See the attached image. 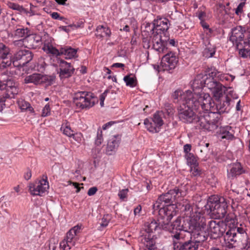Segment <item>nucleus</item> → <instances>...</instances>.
<instances>
[{
	"instance_id": "obj_19",
	"label": "nucleus",
	"mask_w": 250,
	"mask_h": 250,
	"mask_svg": "<svg viewBox=\"0 0 250 250\" xmlns=\"http://www.w3.org/2000/svg\"><path fill=\"white\" fill-rule=\"evenodd\" d=\"M48 35L45 34L43 36H41L38 34H31L27 35L25 37V42H26V48H35L39 46L42 42H44Z\"/></svg>"
},
{
	"instance_id": "obj_37",
	"label": "nucleus",
	"mask_w": 250,
	"mask_h": 250,
	"mask_svg": "<svg viewBox=\"0 0 250 250\" xmlns=\"http://www.w3.org/2000/svg\"><path fill=\"white\" fill-rule=\"evenodd\" d=\"M119 140L115 136L112 137L107 143V151H114L119 146Z\"/></svg>"
},
{
	"instance_id": "obj_12",
	"label": "nucleus",
	"mask_w": 250,
	"mask_h": 250,
	"mask_svg": "<svg viewBox=\"0 0 250 250\" xmlns=\"http://www.w3.org/2000/svg\"><path fill=\"white\" fill-rule=\"evenodd\" d=\"M80 227L76 226L71 229L66 233L64 239L60 243V248L63 250H70L74 247L78 238L77 234L80 232Z\"/></svg>"
},
{
	"instance_id": "obj_38",
	"label": "nucleus",
	"mask_w": 250,
	"mask_h": 250,
	"mask_svg": "<svg viewBox=\"0 0 250 250\" xmlns=\"http://www.w3.org/2000/svg\"><path fill=\"white\" fill-rule=\"evenodd\" d=\"M11 57L10 49L3 43L0 42V59Z\"/></svg>"
},
{
	"instance_id": "obj_46",
	"label": "nucleus",
	"mask_w": 250,
	"mask_h": 250,
	"mask_svg": "<svg viewBox=\"0 0 250 250\" xmlns=\"http://www.w3.org/2000/svg\"><path fill=\"white\" fill-rule=\"evenodd\" d=\"M13 43L14 46L17 47H21L23 46L26 47V42H25V37L22 39L14 41Z\"/></svg>"
},
{
	"instance_id": "obj_36",
	"label": "nucleus",
	"mask_w": 250,
	"mask_h": 250,
	"mask_svg": "<svg viewBox=\"0 0 250 250\" xmlns=\"http://www.w3.org/2000/svg\"><path fill=\"white\" fill-rule=\"evenodd\" d=\"M97 37L102 38L104 36L109 37L111 34V31L107 27H105L104 25H99L96 28Z\"/></svg>"
},
{
	"instance_id": "obj_10",
	"label": "nucleus",
	"mask_w": 250,
	"mask_h": 250,
	"mask_svg": "<svg viewBox=\"0 0 250 250\" xmlns=\"http://www.w3.org/2000/svg\"><path fill=\"white\" fill-rule=\"evenodd\" d=\"M215 86H216V84L212 78L208 77V78L207 76H203V74H198L191 84L193 90L192 94L195 96L201 94L203 87H207L212 91V89H214Z\"/></svg>"
},
{
	"instance_id": "obj_23",
	"label": "nucleus",
	"mask_w": 250,
	"mask_h": 250,
	"mask_svg": "<svg viewBox=\"0 0 250 250\" xmlns=\"http://www.w3.org/2000/svg\"><path fill=\"white\" fill-rule=\"evenodd\" d=\"M227 172L228 178H233L243 173L247 172V170L243 167L240 163L236 162L230 165Z\"/></svg>"
},
{
	"instance_id": "obj_30",
	"label": "nucleus",
	"mask_w": 250,
	"mask_h": 250,
	"mask_svg": "<svg viewBox=\"0 0 250 250\" xmlns=\"http://www.w3.org/2000/svg\"><path fill=\"white\" fill-rule=\"evenodd\" d=\"M142 243L144 244L148 250H161L157 248L156 245L155 239L149 235L148 237L145 236L142 239Z\"/></svg>"
},
{
	"instance_id": "obj_45",
	"label": "nucleus",
	"mask_w": 250,
	"mask_h": 250,
	"mask_svg": "<svg viewBox=\"0 0 250 250\" xmlns=\"http://www.w3.org/2000/svg\"><path fill=\"white\" fill-rule=\"evenodd\" d=\"M220 132L222 134L221 138L222 139H231L233 137L232 134L224 128H222L220 130Z\"/></svg>"
},
{
	"instance_id": "obj_21",
	"label": "nucleus",
	"mask_w": 250,
	"mask_h": 250,
	"mask_svg": "<svg viewBox=\"0 0 250 250\" xmlns=\"http://www.w3.org/2000/svg\"><path fill=\"white\" fill-rule=\"evenodd\" d=\"M177 206L180 207L181 206V209L183 211L185 212L184 215L186 216V219H191L193 218H195V216L198 214L199 215H197L200 218H205L200 213L198 212H193L191 205L189 202L186 200H182L181 201H179L177 204Z\"/></svg>"
},
{
	"instance_id": "obj_20",
	"label": "nucleus",
	"mask_w": 250,
	"mask_h": 250,
	"mask_svg": "<svg viewBox=\"0 0 250 250\" xmlns=\"http://www.w3.org/2000/svg\"><path fill=\"white\" fill-rule=\"evenodd\" d=\"M169 21L165 18H160L155 20L153 23V28L151 30L152 34L160 35L161 32L167 31L169 28Z\"/></svg>"
},
{
	"instance_id": "obj_16",
	"label": "nucleus",
	"mask_w": 250,
	"mask_h": 250,
	"mask_svg": "<svg viewBox=\"0 0 250 250\" xmlns=\"http://www.w3.org/2000/svg\"><path fill=\"white\" fill-rule=\"evenodd\" d=\"M162 58L161 65L163 71H169L174 69L178 62V58L175 54L172 52H167Z\"/></svg>"
},
{
	"instance_id": "obj_42",
	"label": "nucleus",
	"mask_w": 250,
	"mask_h": 250,
	"mask_svg": "<svg viewBox=\"0 0 250 250\" xmlns=\"http://www.w3.org/2000/svg\"><path fill=\"white\" fill-rule=\"evenodd\" d=\"M126 85L130 87H134L135 86V81L133 77H131L129 75L125 76L124 78Z\"/></svg>"
},
{
	"instance_id": "obj_6",
	"label": "nucleus",
	"mask_w": 250,
	"mask_h": 250,
	"mask_svg": "<svg viewBox=\"0 0 250 250\" xmlns=\"http://www.w3.org/2000/svg\"><path fill=\"white\" fill-rule=\"evenodd\" d=\"M94 94L86 91H79L75 93L73 102L77 107L81 109L89 108L97 102Z\"/></svg>"
},
{
	"instance_id": "obj_15",
	"label": "nucleus",
	"mask_w": 250,
	"mask_h": 250,
	"mask_svg": "<svg viewBox=\"0 0 250 250\" xmlns=\"http://www.w3.org/2000/svg\"><path fill=\"white\" fill-rule=\"evenodd\" d=\"M33 57L31 51L28 50H21L14 55L13 64L15 67L23 66L30 62Z\"/></svg>"
},
{
	"instance_id": "obj_60",
	"label": "nucleus",
	"mask_w": 250,
	"mask_h": 250,
	"mask_svg": "<svg viewBox=\"0 0 250 250\" xmlns=\"http://www.w3.org/2000/svg\"><path fill=\"white\" fill-rule=\"evenodd\" d=\"M191 146L189 144H186L184 146V152L187 154H188L189 151L191 150Z\"/></svg>"
},
{
	"instance_id": "obj_14",
	"label": "nucleus",
	"mask_w": 250,
	"mask_h": 250,
	"mask_svg": "<svg viewBox=\"0 0 250 250\" xmlns=\"http://www.w3.org/2000/svg\"><path fill=\"white\" fill-rule=\"evenodd\" d=\"M245 32L244 28L241 26H236L232 29L231 35L229 38L230 41L236 46V48L239 50V53L240 50L244 47V42H245L243 40Z\"/></svg>"
},
{
	"instance_id": "obj_52",
	"label": "nucleus",
	"mask_w": 250,
	"mask_h": 250,
	"mask_svg": "<svg viewBox=\"0 0 250 250\" xmlns=\"http://www.w3.org/2000/svg\"><path fill=\"white\" fill-rule=\"evenodd\" d=\"M103 141L102 131V130H98L97 132V138L95 140V143L97 145H100L102 144Z\"/></svg>"
},
{
	"instance_id": "obj_11",
	"label": "nucleus",
	"mask_w": 250,
	"mask_h": 250,
	"mask_svg": "<svg viewBox=\"0 0 250 250\" xmlns=\"http://www.w3.org/2000/svg\"><path fill=\"white\" fill-rule=\"evenodd\" d=\"M215 68H210L208 71V74L203 75V76H207L208 78H212L213 81L215 82L216 86H215L214 89H212V92L213 94L214 97L216 100H219L221 97H223V94L226 90V87L224 86L221 83L218 82L215 78L217 77L220 80H222L225 78L224 76H222Z\"/></svg>"
},
{
	"instance_id": "obj_27",
	"label": "nucleus",
	"mask_w": 250,
	"mask_h": 250,
	"mask_svg": "<svg viewBox=\"0 0 250 250\" xmlns=\"http://www.w3.org/2000/svg\"><path fill=\"white\" fill-rule=\"evenodd\" d=\"M230 234H232L233 237V238L231 239V240L234 241L236 242L237 246L243 250L249 242L247 233H243V234H241L240 233H236L235 232H232L230 231Z\"/></svg>"
},
{
	"instance_id": "obj_2",
	"label": "nucleus",
	"mask_w": 250,
	"mask_h": 250,
	"mask_svg": "<svg viewBox=\"0 0 250 250\" xmlns=\"http://www.w3.org/2000/svg\"><path fill=\"white\" fill-rule=\"evenodd\" d=\"M197 215L195 216V218L191 219H184L183 224L181 225L182 219L178 217L173 223L163 224L162 229L169 231H172L174 229L177 231H193L195 229L200 228L204 229L206 225V218H200Z\"/></svg>"
},
{
	"instance_id": "obj_55",
	"label": "nucleus",
	"mask_w": 250,
	"mask_h": 250,
	"mask_svg": "<svg viewBox=\"0 0 250 250\" xmlns=\"http://www.w3.org/2000/svg\"><path fill=\"white\" fill-rule=\"evenodd\" d=\"M6 98H10V97H6V95L5 96H0V111H1L5 106V102Z\"/></svg>"
},
{
	"instance_id": "obj_61",
	"label": "nucleus",
	"mask_w": 250,
	"mask_h": 250,
	"mask_svg": "<svg viewBox=\"0 0 250 250\" xmlns=\"http://www.w3.org/2000/svg\"><path fill=\"white\" fill-rule=\"evenodd\" d=\"M32 173L31 171L30 170H28L24 174V178L26 180H28L31 177Z\"/></svg>"
},
{
	"instance_id": "obj_3",
	"label": "nucleus",
	"mask_w": 250,
	"mask_h": 250,
	"mask_svg": "<svg viewBox=\"0 0 250 250\" xmlns=\"http://www.w3.org/2000/svg\"><path fill=\"white\" fill-rule=\"evenodd\" d=\"M197 126L208 131H213L218 127L219 115L214 110L211 111H198Z\"/></svg>"
},
{
	"instance_id": "obj_40",
	"label": "nucleus",
	"mask_w": 250,
	"mask_h": 250,
	"mask_svg": "<svg viewBox=\"0 0 250 250\" xmlns=\"http://www.w3.org/2000/svg\"><path fill=\"white\" fill-rule=\"evenodd\" d=\"M61 130L62 131L63 133L66 136L71 137L73 135V131L71 129L70 127L68 125H62L61 128Z\"/></svg>"
},
{
	"instance_id": "obj_35",
	"label": "nucleus",
	"mask_w": 250,
	"mask_h": 250,
	"mask_svg": "<svg viewBox=\"0 0 250 250\" xmlns=\"http://www.w3.org/2000/svg\"><path fill=\"white\" fill-rule=\"evenodd\" d=\"M158 221V223L155 220H153L150 223H147L145 225V229L146 231L149 234L150 233H152L158 229H162V227L160 225V221H161V220H159ZM149 235L151 236L150 234H148L147 237Z\"/></svg>"
},
{
	"instance_id": "obj_25",
	"label": "nucleus",
	"mask_w": 250,
	"mask_h": 250,
	"mask_svg": "<svg viewBox=\"0 0 250 250\" xmlns=\"http://www.w3.org/2000/svg\"><path fill=\"white\" fill-rule=\"evenodd\" d=\"M4 84V89H5L6 97H10L13 98L15 95L18 93V89L17 84L11 79L6 80L5 83Z\"/></svg>"
},
{
	"instance_id": "obj_49",
	"label": "nucleus",
	"mask_w": 250,
	"mask_h": 250,
	"mask_svg": "<svg viewBox=\"0 0 250 250\" xmlns=\"http://www.w3.org/2000/svg\"><path fill=\"white\" fill-rule=\"evenodd\" d=\"M128 191V189L127 188L120 190L118 193V196L120 199L124 200L125 199H126L127 198Z\"/></svg>"
},
{
	"instance_id": "obj_28",
	"label": "nucleus",
	"mask_w": 250,
	"mask_h": 250,
	"mask_svg": "<svg viewBox=\"0 0 250 250\" xmlns=\"http://www.w3.org/2000/svg\"><path fill=\"white\" fill-rule=\"evenodd\" d=\"M52 39L48 36L43 43L42 49L47 54H50L53 56H60L61 53V49L59 50L52 45Z\"/></svg>"
},
{
	"instance_id": "obj_54",
	"label": "nucleus",
	"mask_w": 250,
	"mask_h": 250,
	"mask_svg": "<svg viewBox=\"0 0 250 250\" xmlns=\"http://www.w3.org/2000/svg\"><path fill=\"white\" fill-rule=\"evenodd\" d=\"M72 137H73V138L79 143H81L83 140V135L80 133H73V135H72Z\"/></svg>"
},
{
	"instance_id": "obj_29",
	"label": "nucleus",
	"mask_w": 250,
	"mask_h": 250,
	"mask_svg": "<svg viewBox=\"0 0 250 250\" xmlns=\"http://www.w3.org/2000/svg\"><path fill=\"white\" fill-rule=\"evenodd\" d=\"M230 102V99L228 96H226L224 100H221L220 103L216 104V107H215V112H216L219 115L222 113L226 112L228 109Z\"/></svg>"
},
{
	"instance_id": "obj_26",
	"label": "nucleus",
	"mask_w": 250,
	"mask_h": 250,
	"mask_svg": "<svg viewBox=\"0 0 250 250\" xmlns=\"http://www.w3.org/2000/svg\"><path fill=\"white\" fill-rule=\"evenodd\" d=\"M47 80L48 78L46 76L35 73L26 76L24 81V83H33L36 85H38L46 83Z\"/></svg>"
},
{
	"instance_id": "obj_56",
	"label": "nucleus",
	"mask_w": 250,
	"mask_h": 250,
	"mask_svg": "<svg viewBox=\"0 0 250 250\" xmlns=\"http://www.w3.org/2000/svg\"><path fill=\"white\" fill-rule=\"evenodd\" d=\"M19 105L22 110H25L28 108V107H29V103L24 101H21L19 102Z\"/></svg>"
},
{
	"instance_id": "obj_59",
	"label": "nucleus",
	"mask_w": 250,
	"mask_h": 250,
	"mask_svg": "<svg viewBox=\"0 0 250 250\" xmlns=\"http://www.w3.org/2000/svg\"><path fill=\"white\" fill-rule=\"evenodd\" d=\"M201 24L203 28L208 30L209 33L211 32V29L209 28V25L207 24L206 22H205L204 21H201Z\"/></svg>"
},
{
	"instance_id": "obj_31",
	"label": "nucleus",
	"mask_w": 250,
	"mask_h": 250,
	"mask_svg": "<svg viewBox=\"0 0 250 250\" xmlns=\"http://www.w3.org/2000/svg\"><path fill=\"white\" fill-rule=\"evenodd\" d=\"M142 243L144 244L148 250H161L157 248L156 245L155 239L149 235L148 237L145 236L142 239Z\"/></svg>"
},
{
	"instance_id": "obj_39",
	"label": "nucleus",
	"mask_w": 250,
	"mask_h": 250,
	"mask_svg": "<svg viewBox=\"0 0 250 250\" xmlns=\"http://www.w3.org/2000/svg\"><path fill=\"white\" fill-rule=\"evenodd\" d=\"M163 115V113L162 111L157 112L153 115V121L158 126H162L164 124L163 121L162 119Z\"/></svg>"
},
{
	"instance_id": "obj_44",
	"label": "nucleus",
	"mask_w": 250,
	"mask_h": 250,
	"mask_svg": "<svg viewBox=\"0 0 250 250\" xmlns=\"http://www.w3.org/2000/svg\"><path fill=\"white\" fill-rule=\"evenodd\" d=\"M187 161L188 163H189L191 166H196L197 160L196 158L194 157L193 154L188 153L187 154Z\"/></svg>"
},
{
	"instance_id": "obj_32",
	"label": "nucleus",
	"mask_w": 250,
	"mask_h": 250,
	"mask_svg": "<svg viewBox=\"0 0 250 250\" xmlns=\"http://www.w3.org/2000/svg\"><path fill=\"white\" fill-rule=\"evenodd\" d=\"M12 21H15L13 18L12 19ZM12 24H14V22H13V21H12L10 24V28L11 31H14V34H12V35L14 38H22L28 35V29L27 28L24 29L23 28H18L15 29L14 26H12Z\"/></svg>"
},
{
	"instance_id": "obj_4",
	"label": "nucleus",
	"mask_w": 250,
	"mask_h": 250,
	"mask_svg": "<svg viewBox=\"0 0 250 250\" xmlns=\"http://www.w3.org/2000/svg\"><path fill=\"white\" fill-rule=\"evenodd\" d=\"M228 201L224 197L213 195L210 196L207 202V208L217 218H224L227 213Z\"/></svg>"
},
{
	"instance_id": "obj_13",
	"label": "nucleus",
	"mask_w": 250,
	"mask_h": 250,
	"mask_svg": "<svg viewBox=\"0 0 250 250\" xmlns=\"http://www.w3.org/2000/svg\"><path fill=\"white\" fill-rule=\"evenodd\" d=\"M194 100L198 102L199 106L197 107L198 111H215V104L212 102L210 95L208 93H201L196 96H194Z\"/></svg>"
},
{
	"instance_id": "obj_17",
	"label": "nucleus",
	"mask_w": 250,
	"mask_h": 250,
	"mask_svg": "<svg viewBox=\"0 0 250 250\" xmlns=\"http://www.w3.org/2000/svg\"><path fill=\"white\" fill-rule=\"evenodd\" d=\"M49 188L48 182L46 179H42L36 181L34 183L30 184L29 188L30 192L33 195L42 196Z\"/></svg>"
},
{
	"instance_id": "obj_34",
	"label": "nucleus",
	"mask_w": 250,
	"mask_h": 250,
	"mask_svg": "<svg viewBox=\"0 0 250 250\" xmlns=\"http://www.w3.org/2000/svg\"><path fill=\"white\" fill-rule=\"evenodd\" d=\"M240 55L243 58H250V31L248 34L247 41L244 42V47L240 50Z\"/></svg>"
},
{
	"instance_id": "obj_58",
	"label": "nucleus",
	"mask_w": 250,
	"mask_h": 250,
	"mask_svg": "<svg viewBox=\"0 0 250 250\" xmlns=\"http://www.w3.org/2000/svg\"><path fill=\"white\" fill-rule=\"evenodd\" d=\"M98 189L96 187H93L90 188L87 192V194L89 196H92L94 195L97 191Z\"/></svg>"
},
{
	"instance_id": "obj_24",
	"label": "nucleus",
	"mask_w": 250,
	"mask_h": 250,
	"mask_svg": "<svg viewBox=\"0 0 250 250\" xmlns=\"http://www.w3.org/2000/svg\"><path fill=\"white\" fill-rule=\"evenodd\" d=\"M152 42L153 48L159 53H166L167 48L166 47L167 42L162 41L160 35H153Z\"/></svg>"
},
{
	"instance_id": "obj_33",
	"label": "nucleus",
	"mask_w": 250,
	"mask_h": 250,
	"mask_svg": "<svg viewBox=\"0 0 250 250\" xmlns=\"http://www.w3.org/2000/svg\"><path fill=\"white\" fill-rule=\"evenodd\" d=\"M77 50L71 47L65 46L61 48L60 55H64L66 59H71L77 57Z\"/></svg>"
},
{
	"instance_id": "obj_53",
	"label": "nucleus",
	"mask_w": 250,
	"mask_h": 250,
	"mask_svg": "<svg viewBox=\"0 0 250 250\" xmlns=\"http://www.w3.org/2000/svg\"><path fill=\"white\" fill-rule=\"evenodd\" d=\"M190 171L192 173V174L195 176L200 175V171L198 168V164H196V166H192Z\"/></svg>"
},
{
	"instance_id": "obj_50",
	"label": "nucleus",
	"mask_w": 250,
	"mask_h": 250,
	"mask_svg": "<svg viewBox=\"0 0 250 250\" xmlns=\"http://www.w3.org/2000/svg\"><path fill=\"white\" fill-rule=\"evenodd\" d=\"M50 108L48 104H46L42 110V116L46 117L50 115Z\"/></svg>"
},
{
	"instance_id": "obj_62",
	"label": "nucleus",
	"mask_w": 250,
	"mask_h": 250,
	"mask_svg": "<svg viewBox=\"0 0 250 250\" xmlns=\"http://www.w3.org/2000/svg\"><path fill=\"white\" fill-rule=\"evenodd\" d=\"M142 210V207L140 205H138L136 208L134 209V214L135 215L139 214L140 211Z\"/></svg>"
},
{
	"instance_id": "obj_51",
	"label": "nucleus",
	"mask_w": 250,
	"mask_h": 250,
	"mask_svg": "<svg viewBox=\"0 0 250 250\" xmlns=\"http://www.w3.org/2000/svg\"><path fill=\"white\" fill-rule=\"evenodd\" d=\"M109 219L110 218L108 214L104 215L102 219L101 226L103 227H106L108 225Z\"/></svg>"
},
{
	"instance_id": "obj_47",
	"label": "nucleus",
	"mask_w": 250,
	"mask_h": 250,
	"mask_svg": "<svg viewBox=\"0 0 250 250\" xmlns=\"http://www.w3.org/2000/svg\"><path fill=\"white\" fill-rule=\"evenodd\" d=\"M165 108L168 116H172V115H173L174 112V109L171 104L169 103L165 104Z\"/></svg>"
},
{
	"instance_id": "obj_1",
	"label": "nucleus",
	"mask_w": 250,
	"mask_h": 250,
	"mask_svg": "<svg viewBox=\"0 0 250 250\" xmlns=\"http://www.w3.org/2000/svg\"><path fill=\"white\" fill-rule=\"evenodd\" d=\"M202 229L193 231H176L171 235L174 250H198L199 244L207 240V233Z\"/></svg>"
},
{
	"instance_id": "obj_9",
	"label": "nucleus",
	"mask_w": 250,
	"mask_h": 250,
	"mask_svg": "<svg viewBox=\"0 0 250 250\" xmlns=\"http://www.w3.org/2000/svg\"><path fill=\"white\" fill-rule=\"evenodd\" d=\"M205 227L204 229L200 230V232L204 230L207 233V239L209 234L214 239L221 237L225 232L227 229L226 224L220 221L210 220L207 226L206 219Z\"/></svg>"
},
{
	"instance_id": "obj_18",
	"label": "nucleus",
	"mask_w": 250,
	"mask_h": 250,
	"mask_svg": "<svg viewBox=\"0 0 250 250\" xmlns=\"http://www.w3.org/2000/svg\"><path fill=\"white\" fill-rule=\"evenodd\" d=\"M174 103H179L180 104L189 103L194 98L192 92L188 90L183 92L180 90H176L172 95Z\"/></svg>"
},
{
	"instance_id": "obj_41",
	"label": "nucleus",
	"mask_w": 250,
	"mask_h": 250,
	"mask_svg": "<svg viewBox=\"0 0 250 250\" xmlns=\"http://www.w3.org/2000/svg\"><path fill=\"white\" fill-rule=\"evenodd\" d=\"M1 59L2 61L0 63V68H5L11 66L12 63V60L11 57Z\"/></svg>"
},
{
	"instance_id": "obj_48",
	"label": "nucleus",
	"mask_w": 250,
	"mask_h": 250,
	"mask_svg": "<svg viewBox=\"0 0 250 250\" xmlns=\"http://www.w3.org/2000/svg\"><path fill=\"white\" fill-rule=\"evenodd\" d=\"M58 241L55 239L50 240L49 245V250H59L58 248Z\"/></svg>"
},
{
	"instance_id": "obj_5",
	"label": "nucleus",
	"mask_w": 250,
	"mask_h": 250,
	"mask_svg": "<svg viewBox=\"0 0 250 250\" xmlns=\"http://www.w3.org/2000/svg\"><path fill=\"white\" fill-rule=\"evenodd\" d=\"M192 99L189 103L183 104L178 108V116L180 120L185 123H191L195 119V113L194 110L198 111V102Z\"/></svg>"
},
{
	"instance_id": "obj_63",
	"label": "nucleus",
	"mask_w": 250,
	"mask_h": 250,
	"mask_svg": "<svg viewBox=\"0 0 250 250\" xmlns=\"http://www.w3.org/2000/svg\"><path fill=\"white\" fill-rule=\"evenodd\" d=\"M51 17L55 20H57L60 18V14L57 12H53L51 14Z\"/></svg>"
},
{
	"instance_id": "obj_8",
	"label": "nucleus",
	"mask_w": 250,
	"mask_h": 250,
	"mask_svg": "<svg viewBox=\"0 0 250 250\" xmlns=\"http://www.w3.org/2000/svg\"><path fill=\"white\" fill-rule=\"evenodd\" d=\"M186 194V191L182 190L178 187H175L172 189H170L167 193L161 195L156 202L159 203L161 206L168 205H175L173 204L175 202L178 204L179 201H181V198Z\"/></svg>"
},
{
	"instance_id": "obj_64",
	"label": "nucleus",
	"mask_w": 250,
	"mask_h": 250,
	"mask_svg": "<svg viewBox=\"0 0 250 250\" xmlns=\"http://www.w3.org/2000/svg\"><path fill=\"white\" fill-rule=\"evenodd\" d=\"M205 17V13L203 12H200L199 13L198 15V18L201 20V21H204V18Z\"/></svg>"
},
{
	"instance_id": "obj_7",
	"label": "nucleus",
	"mask_w": 250,
	"mask_h": 250,
	"mask_svg": "<svg viewBox=\"0 0 250 250\" xmlns=\"http://www.w3.org/2000/svg\"><path fill=\"white\" fill-rule=\"evenodd\" d=\"M177 205H167L161 206L158 202H156L153 205V209L155 210H158L159 215L161 217L160 225L163 227V224L170 222L172 217L176 214V210Z\"/></svg>"
},
{
	"instance_id": "obj_22",
	"label": "nucleus",
	"mask_w": 250,
	"mask_h": 250,
	"mask_svg": "<svg viewBox=\"0 0 250 250\" xmlns=\"http://www.w3.org/2000/svg\"><path fill=\"white\" fill-rule=\"evenodd\" d=\"M59 77L61 80L71 77L75 70L70 63L62 60H59Z\"/></svg>"
},
{
	"instance_id": "obj_57",
	"label": "nucleus",
	"mask_w": 250,
	"mask_h": 250,
	"mask_svg": "<svg viewBox=\"0 0 250 250\" xmlns=\"http://www.w3.org/2000/svg\"><path fill=\"white\" fill-rule=\"evenodd\" d=\"M245 3L244 2H242L238 5L235 10V13L237 15H238L240 13L242 12L243 8L245 5Z\"/></svg>"
},
{
	"instance_id": "obj_43",
	"label": "nucleus",
	"mask_w": 250,
	"mask_h": 250,
	"mask_svg": "<svg viewBox=\"0 0 250 250\" xmlns=\"http://www.w3.org/2000/svg\"><path fill=\"white\" fill-rule=\"evenodd\" d=\"M8 7L13 10H17L20 12H25V9L22 6L18 4L10 2L8 3Z\"/></svg>"
}]
</instances>
